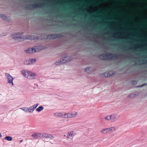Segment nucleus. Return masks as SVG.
<instances>
[{
  "instance_id": "obj_1",
  "label": "nucleus",
  "mask_w": 147,
  "mask_h": 147,
  "mask_svg": "<svg viewBox=\"0 0 147 147\" xmlns=\"http://www.w3.org/2000/svg\"><path fill=\"white\" fill-rule=\"evenodd\" d=\"M55 115L59 117L63 118H72L76 117L78 115L77 112L73 111L68 113H56L55 114Z\"/></svg>"
},
{
  "instance_id": "obj_2",
  "label": "nucleus",
  "mask_w": 147,
  "mask_h": 147,
  "mask_svg": "<svg viewBox=\"0 0 147 147\" xmlns=\"http://www.w3.org/2000/svg\"><path fill=\"white\" fill-rule=\"evenodd\" d=\"M22 73L25 77L30 79H33L35 76V74L30 71L23 70L22 71Z\"/></svg>"
},
{
  "instance_id": "obj_3",
  "label": "nucleus",
  "mask_w": 147,
  "mask_h": 147,
  "mask_svg": "<svg viewBox=\"0 0 147 147\" xmlns=\"http://www.w3.org/2000/svg\"><path fill=\"white\" fill-rule=\"evenodd\" d=\"M69 61V57H66L59 60L55 63L56 65H58L65 63Z\"/></svg>"
},
{
  "instance_id": "obj_4",
  "label": "nucleus",
  "mask_w": 147,
  "mask_h": 147,
  "mask_svg": "<svg viewBox=\"0 0 147 147\" xmlns=\"http://www.w3.org/2000/svg\"><path fill=\"white\" fill-rule=\"evenodd\" d=\"M5 75L7 79V83L9 84H11L12 86H13L14 84L13 82V77L7 73H5Z\"/></svg>"
},
{
  "instance_id": "obj_5",
  "label": "nucleus",
  "mask_w": 147,
  "mask_h": 147,
  "mask_svg": "<svg viewBox=\"0 0 147 147\" xmlns=\"http://www.w3.org/2000/svg\"><path fill=\"white\" fill-rule=\"evenodd\" d=\"M0 17L3 20L10 22L11 21V19L10 17L3 14H0Z\"/></svg>"
},
{
  "instance_id": "obj_6",
  "label": "nucleus",
  "mask_w": 147,
  "mask_h": 147,
  "mask_svg": "<svg viewBox=\"0 0 147 147\" xmlns=\"http://www.w3.org/2000/svg\"><path fill=\"white\" fill-rule=\"evenodd\" d=\"M11 37L15 40H18V32L12 33L11 35Z\"/></svg>"
},
{
  "instance_id": "obj_7",
  "label": "nucleus",
  "mask_w": 147,
  "mask_h": 147,
  "mask_svg": "<svg viewBox=\"0 0 147 147\" xmlns=\"http://www.w3.org/2000/svg\"><path fill=\"white\" fill-rule=\"evenodd\" d=\"M39 47L37 46L31 48L32 53H34L40 51V49H39Z\"/></svg>"
},
{
  "instance_id": "obj_8",
  "label": "nucleus",
  "mask_w": 147,
  "mask_h": 147,
  "mask_svg": "<svg viewBox=\"0 0 147 147\" xmlns=\"http://www.w3.org/2000/svg\"><path fill=\"white\" fill-rule=\"evenodd\" d=\"M85 71L88 74H90L92 72V70L90 67L86 68L85 69Z\"/></svg>"
},
{
  "instance_id": "obj_9",
  "label": "nucleus",
  "mask_w": 147,
  "mask_h": 147,
  "mask_svg": "<svg viewBox=\"0 0 147 147\" xmlns=\"http://www.w3.org/2000/svg\"><path fill=\"white\" fill-rule=\"evenodd\" d=\"M111 120L112 121H115L117 120V119L116 115L115 114L111 115Z\"/></svg>"
},
{
  "instance_id": "obj_10",
  "label": "nucleus",
  "mask_w": 147,
  "mask_h": 147,
  "mask_svg": "<svg viewBox=\"0 0 147 147\" xmlns=\"http://www.w3.org/2000/svg\"><path fill=\"white\" fill-rule=\"evenodd\" d=\"M18 4H16L13 8V12H18Z\"/></svg>"
},
{
  "instance_id": "obj_11",
  "label": "nucleus",
  "mask_w": 147,
  "mask_h": 147,
  "mask_svg": "<svg viewBox=\"0 0 147 147\" xmlns=\"http://www.w3.org/2000/svg\"><path fill=\"white\" fill-rule=\"evenodd\" d=\"M74 131H69L68 133V134L66 137L67 138H69V137L72 136L73 135Z\"/></svg>"
},
{
  "instance_id": "obj_12",
  "label": "nucleus",
  "mask_w": 147,
  "mask_h": 147,
  "mask_svg": "<svg viewBox=\"0 0 147 147\" xmlns=\"http://www.w3.org/2000/svg\"><path fill=\"white\" fill-rule=\"evenodd\" d=\"M38 104H36L34 105H33L32 107H31L32 108V109H31V111H30V112H32L38 106Z\"/></svg>"
},
{
  "instance_id": "obj_13",
  "label": "nucleus",
  "mask_w": 147,
  "mask_h": 147,
  "mask_svg": "<svg viewBox=\"0 0 147 147\" xmlns=\"http://www.w3.org/2000/svg\"><path fill=\"white\" fill-rule=\"evenodd\" d=\"M36 61L35 59H30L28 61V64H30L33 63H34Z\"/></svg>"
},
{
  "instance_id": "obj_14",
  "label": "nucleus",
  "mask_w": 147,
  "mask_h": 147,
  "mask_svg": "<svg viewBox=\"0 0 147 147\" xmlns=\"http://www.w3.org/2000/svg\"><path fill=\"white\" fill-rule=\"evenodd\" d=\"M101 133L103 134H106L107 133V128L104 129H101L100 131Z\"/></svg>"
},
{
  "instance_id": "obj_15",
  "label": "nucleus",
  "mask_w": 147,
  "mask_h": 147,
  "mask_svg": "<svg viewBox=\"0 0 147 147\" xmlns=\"http://www.w3.org/2000/svg\"><path fill=\"white\" fill-rule=\"evenodd\" d=\"M4 139L6 140L9 141H11L12 140V138L10 136H7L5 137Z\"/></svg>"
},
{
  "instance_id": "obj_16",
  "label": "nucleus",
  "mask_w": 147,
  "mask_h": 147,
  "mask_svg": "<svg viewBox=\"0 0 147 147\" xmlns=\"http://www.w3.org/2000/svg\"><path fill=\"white\" fill-rule=\"evenodd\" d=\"M25 51L26 53H32V49L31 48H29L28 49H27Z\"/></svg>"
},
{
  "instance_id": "obj_17",
  "label": "nucleus",
  "mask_w": 147,
  "mask_h": 147,
  "mask_svg": "<svg viewBox=\"0 0 147 147\" xmlns=\"http://www.w3.org/2000/svg\"><path fill=\"white\" fill-rule=\"evenodd\" d=\"M43 109V108L42 106H40L38 107L36 109V111L38 112H40Z\"/></svg>"
},
{
  "instance_id": "obj_18",
  "label": "nucleus",
  "mask_w": 147,
  "mask_h": 147,
  "mask_svg": "<svg viewBox=\"0 0 147 147\" xmlns=\"http://www.w3.org/2000/svg\"><path fill=\"white\" fill-rule=\"evenodd\" d=\"M106 55L105 54H103L100 56V58L101 59H106Z\"/></svg>"
},
{
  "instance_id": "obj_19",
  "label": "nucleus",
  "mask_w": 147,
  "mask_h": 147,
  "mask_svg": "<svg viewBox=\"0 0 147 147\" xmlns=\"http://www.w3.org/2000/svg\"><path fill=\"white\" fill-rule=\"evenodd\" d=\"M111 132L115 131L116 130V129L114 127H112L109 128Z\"/></svg>"
},
{
  "instance_id": "obj_20",
  "label": "nucleus",
  "mask_w": 147,
  "mask_h": 147,
  "mask_svg": "<svg viewBox=\"0 0 147 147\" xmlns=\"http://www.w3.org/2000/svg\"><path fill=\"white\" fill-rule=\"evenodd\" d=\"M105 118V120H108V121L109 120H111V115L107 116H106Z\"/></svg>"
},
{
  "instance_id": "obj_21",
  "label": "nucleus",
  "mask_w": 147,
  "mask_h": 147,
  "mask_svg": "<svg viewBox=\"0 0 147 147\" xmlns=\"http://www.w3.org/2000/svg\"><path fill=\"white\" fill-rule=\"evenodd\" d=\"M20 109L26 112H28V110H29L28 108L27 107H23L22 108H20Z\"/></svg>"
},
{
  "instance_id": "obj_22",
  "label": "nucleus",
  "mask_w": 147,
  "mask_h": 147,
  "mask_svg": "<svg viewBox=\"0 0 147 147\" xmlns=\"http://www.w3.org/2000/svg\"><path fill=\"white\" fill-rule=\"evenodd\" d=\"M107 133H111V132L110 131V130L109 128H107Z\"/></svg>"
},
{
  "instance_id": "obj_23",
  "label": "nucleus",
  "mask_w": 147,
  "mask_h": 147,
  "mask_svg": "<svg viewBox=\"0 0 147 147\" xmlns=\"http://www.w3.org/2000/svg\"><path fill=\"white\" fill-rule=\"evenodd\" d=\"M28 109H29V110H28V112H30V111H31V109H32L31 107L30 108H28Z\"/></svg>"
},
{
  "instance_id": "obj_24",
  "label": "nucleus",
  "mask_w": 147,
  "mask_h": 147,
  "mask_svg": "<svg viewBox=\"0 0 147 147\" xmlns=\"http://www.w3.org/2000/svg\"><path fill=\"white\" fill-rule=\"evenodd\" d=\"M2 137V135L1 133H0V138L1 137Z\"/></svg>"
},
{
  "instance_id": "obj_25",
  "label": "nucleus",
  "mask_w": 147,
  "mask_h": 147,
  "mask_svg": "<svg viewBox=\"0 0 147 147\" xmlns=\"http://www.w3.org/2000/svg\"><path fill=\"white\" fill-rule=\"evenodd\" d=\"M22 140H20V142H22Z\"/></svg>"
}]
</instances>
